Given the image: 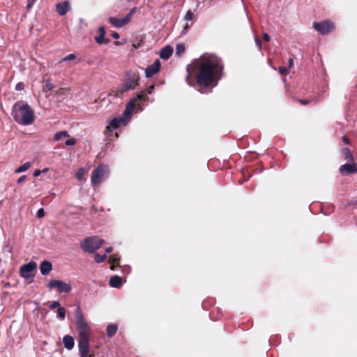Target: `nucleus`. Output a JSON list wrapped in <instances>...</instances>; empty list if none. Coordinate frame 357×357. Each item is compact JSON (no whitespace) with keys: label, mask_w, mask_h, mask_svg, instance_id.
<instances>
[{"label":"nucleus","mask_w":357,"mask_h":357,"mask_svg":"<svg viewBox=\"0 0 357 357\" xmlns=\"http://www.w3.org/2000/svg\"><path fill=\"white\" fill-rule=\"evenodd\" d=\"M42 173H43V172H42L41 170L38 169V170H36V171L34 172V173H33V176H34L35 177H37V176H40Z\"/></svg>","instance_id":"ea45409f"},{"label":"nucleus","mask_w":357,"mask_h":357,"mask_svg":"<svg viewBox=\"0 0 357 357\" xmlns=\"http://www.w3.org/2000/svg\"><path fill=\"white\" fill-rule=\"evenodd\" d=\"M59 307H61V306H60V303H59V301H53V302L50 304V308L51 310H53V309H54V308H56V307L59 308Z\"/></svg>","instance_id":"72a5a7b5"},{"label":"nucleus","mask_w":357,"mask_h":357,"mask_svg":"<svg viewBox=\"0 0 357 357\" xmlns=\"http://www.w3.org/2000/svg\"><path fill=\"white\" fill-rule=\"evenodd\" d=\"M45 88L49 91H52L54 89V85L50 82V80L47 79L45 83Z\"/></svg>","instance_id":"2f4dec72"},{"label":"nucleus","mask_w":357,"mask_h":357,"mask_svg":"<svg viewBox=\"0 0 357 357\" xmlns=\"http://www.w3.org/2000/svg\"><path fill=\"white\" fill-rule=\"evenodd\" d=\"M118 326L116 324H109L107 327V334L108 337H113L116 333Z\"/></svg>","instance_id":"aec40b11"},{"label":"nucleus","mask_w":357,"mask_h":357,"mask_svg":"<svg viewBox=\"0 0 357 357\" xmlns=\"http://www.w3.org/2000/svg\"><path fill=\"white\" fill-rule=\"evenodd\" d=\"M104 242V240L98 237L91 236L82 241L80 247L86 252L93 253L103 245Z\"/></svg>","instance_id":"39448f33"},{"label":"nucleus","mask_w":357,"mask_h":357,"mask_svg":"<svg viewBox=\"0 0 357 357\" xmlns=\"http://www.w3.org/2000/svg\"><path fill=\"white\" fill-rule=\"evenodd\" d=\"M31 165V164L30 162H26L24 164L20 166L18 168H17L15 170V173L20 174V173L24 172L28 170L30 168Z\"/></svg>","instance_id":"5701e85b"},{"label":"nucleus","mask_w":357,"mask_h":357,"mask_svg":"<svg viewBox=\"0 0 357 357\" xmlns=\"http://www.w3.org/2000/svg\"><path fill=\"white\" fill-rule=\"evenodd\" d=\"M255 43L257 45V47H259V49H261V43L260 41V40L257 38V37H255Z\"/></svg>","instance_id":"58836bf2"},{"label":"nucleus","mask_w":357,"mask_h":357,"mask_svg":"<svg viewBox=\"0 0 357 357\" xmlns=\"http://www.w3.org/2000/svg\"><path fill=\"white\" fill-rule=\"evenodd\" d=\"M66 316V310L62 307H59L57 310V317L61 319V320H63Z\"/></svg>","instance_id":"c85d7f7f"},{"label":"nucleus","mask_w":357,"mask_h":357,"mask_svg":"<svg viewBox=\"0 0 357 357\" xmlns=\"http://www.w3.org/2000/svg\"><path fill=\"white\" fill-rule=\"evenodd\" d=\"M86 174V171L83 168H80L78 169L77 172L76 173V178L79 181H82L84 178V176Z\"/></svg>","instance_id":"bb28decb"},{"label":"nucleus","mask_w":357,"mask_h":357,"mask_svg":"<svg viewBox=\"0 0 357 357\" xmlns=\"http://www.w3.org/2000/svg\"><path fill=\"white\" fill-rule=\"evenodd\" d=\"M340 172L342 174L357 173V165L354 161L350 164H344L340 167Z\"/></svg>","instance_id":"ddd939ff"},{"label":"nucleus","mask_w":357,"mask_h":357,"mask_svg":"<svg viewBox=\"0 0 357 357\" xmlns=\"http://www.w3.org/2000/svg\"><path fill=\"white\" fill-rule=\"evenodd\" d=\"M113 250L112 247H108L105 250L106 253H110Z\"/></svg>","instance_id":"09e8293b"},{"label":"nucleus","mask_w":357,"mask_h":357,"mask_svg":"<svg viewBox=\"0 0 357 357\" xmlns=\"http://www.w3.org/2000/svg\"><path fill=\"white\" fill-rule=\"evenodd\" d=\"M154 89V85L151 86L147 89V93L151 94Z\"/></svg>","instance_id":"37998d69"},{"label":"nucleus","mask_w":357,"mask_h":357,"mask_svg":"<svg viewBox=\"0 0 357 357\" xmlns=\"http://www.w3.org/2000/svg\"><path fill=\"white\" fill-rule=\"evenodd\" d=\"M65 91H65V89H59V90L56 91V93H57L58 95H61V96H62V95H63V94L65 93Z\"/></svg>","instance_id":"79ce46f5"},{"label":"nucleus","mask_w":357,"mask_h":357,"mask_svg":"<svg viewBox=\"0 0 357 357\" xmlns=\"http://www.w3.org/2000/svg\"><path fill=\"white\" fill-rule=\"evenodd\" d=\"M47 287L50 289H56L57 292L59 294L62 293H69L72 287L70 283L64 282L63 281L61 280H51L48 284Z\"/></svg>","instance_id":"6e6552de"},{"label":"nucleus","mask_w":357,"mask_h":357,"mask_svg":"<svg viewBox=\"0 0 357 357\" xmlns=\"http://www.w3.org/2000/svg\"><path fill=\"white\" fill-rule=\"evenodd\" d=\"M342 141H343L345 144H349V139H348L347 137H342Z\"/></svg>","instance_id":"3c124183"},{"label":"nucleus","mask_w":357,"mask_h":357,"mask_svg":"<svg viewBox=\"0 0 357 357\" xmlns=\"http://www.w3.org/2000/svg\"><path fill=\"white\" fill-rule=\"evenodd\" d=\"M160 68V61L159 59H156L154 63L148 66L145 70V74L146 77H151L156 73H158Z\"/></svg>","instance_id":"f8f14e48"},{"label":"nucleus","mask_w":357,"mask_h":357,"mask_svg":"<svg viewBox=\"0 0 357 357\" xmlns=\"http://www.w3.org/2000/svg\"><path fill=\"white\" fill-rule=\"evenodd\" d=\"M223 66L220 59L215 55H203L187 66L188 73L186 82L190 86L193 84L190 80V75L195 74L197 83L204 87L215 86L220 78Z\"/></svg>","instance_id":"f257e3e1"},{"label":"nucleus","mask_w":357,"mask_h":357,"mask_svg":"<svg viewBox=\"0 0 357 357\" xmlns=\"http://www.w3.org/2000/svg\"><path fill=\"white\" fill-rule=\"evenodd\" d=\"M36 268L37 264L33 261L22 265L20 268V276L25 279L34 277Z\"/></svg>","instance_id":"1a4fd4ad"},{"label":"nucleus","mask_w":357,"mask_h":357,"mask_svg":"<svg viewBox=\"0 0 357 357\" xmlns=\"http://www.w3.org/2000/svg\"><path fill=\"white\" fill-rule=\"evenodd\" d=\"M45 216V211L43 208H40L38 211H37V217L38 218H42Z\"/></svg>","instance_id":"c9c22d12"},{"label":"nucleus","mask_w":357,"mask_h":357,"mask_svg":"<svg viewBox=\"0 0 357 357\" xmlns=\"http://www.w3.org/2000/svg\"><path fill=\"white\" fill-rule=\"evenodd\" d=\"M108 174V168L106 165L101 164L98 165L91 174V184L93 186L99 185L102 180Z\"/></svg>","instance_id":"423d86ee"},{"label":"nucleus","mask_w":357,"mask_h":357,"mask_svg":"<svg viewBox=\"0 0 357 357\" xmlns=\"http://www.w3.org/2000/svg\"><path fill=\"white\" fill-rule=\"evenodd\" d=\"M173 53V48L169 45L163 47L160 53V56L163 59H168Z\"/></svg>","instance_id":"f3484780"},{"label":"nucleus","mask_w":357,"mask_h":357,"mask_svg":"<svg viewBox=\"0 0 357 357\" xmlns=\"http://www.w3.org/2000/svg\"><path fill=\"white\" fill-rule=\"evenodd\" d=\"M70 135L66 131L57 132L54 136V140L57 142L61 140L63 138L69 137Z\"/></svg>","instance_id":"4be33fe9"},{"label":"nucleus","mask_w":357,"mask_h":357,"mask_svg":"<svg viewBox=\"0 0 357 357\" xmlns=\"http://www.w3.org/2000/svg\"><path fill=\"white\" fill-rule=\"evenodd\" d=\"M33 2H29L28 5H27V8H29L31 7V5H32Z\"/></svg>","instance_id":"603ef678"},{"label":"nucleus","mask_w":357,"mask_h":357,"mask_svg":"<svg viewBox=\"0 0 357 357\" xmlns=\"http://www.w3.org/2000/svg\"><path fill=\"white\" fill-rule=\"evenodd\" d=\"M105 33H100L98 36L96 37V42L98 44L107 43L108 40L105 38Z\"/></svg>","instance_id":"393cba45"},{"label":"nucleus","mask_w":357,"mask_h":357,"mask_svg":"<svg viewBox=\"0 0 357 357\" xmlns=\"http://www.w3.org/2000/svg\"><path fill=\"white\" fill-rule=\"evenodd\" d=\"M294 65V59L293 58H290L289 59V66L291 68Z\"/></svg>","instance_id":"de8ad7c7"},{"label":"nucleus","mask_w":357,"mask_h":357,"mask_svg":"<svg viewBox=\"0 0 357 357\" xmlns=\"http://www.w3.org/2000/svg\"><path fill=\"white\" fill-rule=\"evenodd\" d=\"M299 101L303 105H307L309 102V100H300Z\"/></svg>","instance_id":"8fccbe9b"},{"label":"nucleus","mask_w":357,"mask_h":357,"mask_svg":"<svg viewBox=\"0 0 357 357\" xmlns=\"http://www.w3.org/2000/svg\"><path fill=\"white\" fill-rule=\"evenodd\" d=\"M263 38L266 41L270 40V36L267 33H264Z\"/></svg>","instance_id":"c03bdc74"},{"label":"nucleus","mask_w":357,"mask_h":357,"mask_svg":"<svg viewBox=\"0 0 357 357\" xmlns=\"http://www.w3.org/2000/svg\"><path fill=\"white\" fill-rule=\"evenodd\" d=\"M26 176L24 175V176H20L18 179H17V183H20L22 182H23L25 179H26Z\"/></svg>","instance_id":"a19ab883"},{"label":"nucleus","mask_w":357,"mask_h":357,"mask_svg":"<svg viewBox=\"0 0 357 357\" xmlns=\"http://www.w3.org/2000/svg\"><path fill=\"white\" fill-rule=\"evenodd\" d=\"M135 12H136V8H133L130 10V12L126 15V16H125L126 18L127 19V20L128 21V22H130L131 17L135 13Z\"/></svg>","instance_id":"7c9ffc66"},{"label":"nucleus","mask_w":357,"mask_h":357,"mask_svg":"<svg viewBox=\"0 0 357 357\" xmlns=\"http://www.w3.org/2000/svg\"><path fill=\"white\" fill-rule=\"evenodd\" d=\"M24 89V84L22 82H19L15 86L16 91H22Z\"/></svg>","instance_id":"e433bc0d"},{"label":"nucleus","mask_w":357,"mask_h":357,"mask_svg":"<svg viewBox=\"0 0 357 357\" xmlns=\"http://www.w3.org/2000/svg\"><path fill=\"white\" fill-rule=\"evenodd\" d=\"M185 46L183 44H178L176 47V54L181 56L185 52Z\"/></svg>","instance_id":"a878e982"},{"label":"nucleus","mask_w":357,"mask_h":357,"mask_svg":"<svg viewBox=\"0 0 357 357\" xmlns=\"http://www.w3.org/2000/svg\"><path fill=\"white\" fill-rule=\"evenodd\" d=\"M89 337H82L79 339L78 347L81 357L91 356L89 355Z\"/></svg>","instance_id":"9b49d317"},{"label":"nucleus","mask_w":357,"mask_h":357,"mask_svg":"<svg viewBox=\"0 0 357 357\" xmlns=\"http://www.w3.org/2000/svg\"><path fill=\"white\" fill-rule=\"evenodd\" d=\"M139 76L134 73L130 72L126 75L122 86L119 89L121 93L133 89L138 84Z\"/></svg>","instance_id":"0eeeda50"},{"label":"nucleus","mask_w":357,"mask_h":357,"mask_svg":"<svg viewBox=\"0 0 357 357\" xmlns=\"http://www.w3.org/2000/svg\"><path fill=\"white\" fill-rule=\"evenodd\" d=\"M75 324L79 337H90L91 328L84 317L79 307L75 311Z\"/></svg>","instance_id":"20e7f679"},{"label":"nucleus","mask_w":357,"mask_h":357,"mask_svg":"<svg viewBox=\"0 0 357 357\" xmlns=\"http://www.w3.org/2000/svg\"><path fill=\"white\" fill-rule=\"evenodd\" d=\"M98 32L100 33H105V29L103 26H100L99 29H98Z\"/></svg>","instance_id":"49530a36"},{"label":"nucleus","mask_w":357,"mask_h":357,"mask_svg":"<svg viewBox=\"0 0 357 357\" xmlns=\"http://www.w3.org/2000/svg\"><path fill=\"white\" fill-rule=\"evenodd\" d=\"M52 265L48 261H43L40 265V270L42 275H47L52 270Z\"/></svg>","instance_id":"dca6fc26"},{"label":"nucleus","mask_w":357,"mask_h":357,"mask_svg":"<svg viewBox=\"0 0 357 357\" xmlns=\"http://www.w3.org/2000/svg\"><path fill=\"white\" fill-rule=\"evenodd\" d=\"M279 72L282 75H285L287 74V70L284 67H280Z\"/></svg>","instance_id":"4c0bfd02"},{"label":"nucleus","mask_w":357,"mask_h":357,"mask_svg":"<svg viewBox=\"0 0 357 357\" xmlns=\"http://www.w3.org/2000/svg\"><path fill=\"white\" fill-rule=\"evenodd\" d=\"M313 28L322 35L327 34L334 29L333 23L328 20L321 22H314Z\"/></svg>","instance_id":"9d476101"},{"label":"nucleus","mask_w":357,"mask_h":357,"mask_svg":"<svg viewBox=\"0 0 357 357\" xmlns=\"http://www.w3.org/2000/svg\"><path fill=\"white\" fill-rule=\"evenodd\" d=\"M107 259V255L106 254H104L102 255H100L99 254H96L95 255V261L96 263H101L102 261H104L105 259Z\"/></svg>","instance_id":"cd10ccee"},{"label":"nucleus","mask_w":357,"mask_h":357,"mask_svg":"<svg viewBox=\"0 0 357 357\" xmlns=\"http://www.w3.org/2000/svg\"><path fill=\"white\" fill-rule=\"evenodd\" d=\"M70 9V4L68 1H63L61 3H59L56 6V12L61 15L63 16L65 15Z\"/></svg>","instance_id":"4468645a"},{"label":"nucleus","mask_w":357,"mask_h":357,"mask_svg":"<svg viewBox=\"0 0 357 357\" xmlns=\"http://www.w3.org/2000/svg\"><path fill=\"white\" fill-rule=\"evenodd\" d=\"M68 139L66 141V144L67 146H73L75 144V139L73 138L67 137Z\"/></svg>","instance_id":"473e14b6"},{"label":"nucleus","mask_w":357,"mask_h":357,"mask_svg":"<svg viewBox=\"0 0 357 357\" xmlns=\"http://www.w3.org/2000/svg\"><path fill=\"white\" fill-rule=\"evenodd\" d=\"M342 156L343 158L349 161V162H353L354 161V157L350 151V150L347 148H344L342 149Z\"/></svg>","instance_id":"412c9836"},{"label":"nucleus","mask_w":357,"mask_h":357,"mask_svg":"<svg viewBox=\"0 0 357 357\" xmlns=\"http://www.w3.org/2000/svg\"><path fill=\"white\" fill-rule=\"evenodd\" d=\"M112 36L114 38H119V34L116 32H114L112 33Z\"/></svg>","instance_id":"a18cd8bd"},{"label":"nucleus","mask_w":357,"mask_h":357,"mask_svg":"<svg viewBox=\"0 0 357 357\" xmlns=\"http://www.w3.org/2000/svg\"><path fill=\"white\" fill-rule=\"evenodd\" d=\"M63 342L64 344L65 348H66L68 350H70L73 348L75 344L74 339L70 335H65L63 339Z\"/></svg>","instance_id":"a211bd4d"},{"label":"nucleus","mask_w":357,"mask_h":357,"mask_svg":"<svg viewBox=\"0 0 357 357\" xmlns=\"http://www.w3.org/2000/svg\"><path fill=\"white\" fill-rule=\"evenodd\" d=\"M47 170H48V169L46 168V169H44L43 170H42V172H43V173H45V172H47Z\"/></svg>","instance_id":"864d4df0"},{"label":"nucleus","mask_w":357,"mask_h":357,"mask_svg":"<svg viewBox=\"0 0 357 357\" xmlns=\"http://www.w3.org/2000/svg\"><path fill=\"white\" fill-rule=\"evenodd\" d=\"M193 16H194V15H193V13H192V11H191V10H188V11L187 12L186 15H185V19L186 20H192Z\"/></svg>","instance_id":"f704fd0d"},{"label":"nucleus","mask_w":357,"mask_h":357,"mask_svg":"<svg viewBox=\"0 0 357 357\" xmlns=\"http://www.w3.org/2000/svg\"><path fill=\"white\" fill-rule=\"evenodd\" d=\"M144 95L142 93H139L136 98L131 99L127 104L126 108L124 111V116L112 119L107 126V130L112 131V130L116 129L121 125H126L130 121L131 116L134 112L136 101L137 100L142 99Z\"/></svg>","instance_id":"7ed1b4c3"},{"label":"nucleus","mask_w":357,"mask_h":357,"mask_svg":"<svg viewBox=\"0 0 357 357\" xmlns=\"http://www.w3.org/2000/svg\"><path fill=\"white\" fill-rule=\"evenodd\" d=\"M11 115L14 120L23 126L31 125L34 121V113L29 105L18 101L12 107Z\"/></svg>","instance_id":"f03ea898"},{"label":"nucleus","mask_w":357,"mask_h":357,"mask_svg":"<svg viewBox=\"0 0 357 357\" xmlns=\"http://www.w3.org/2000/svg\"><path fill=\"white\" fill-rule=\"evenodd\" d=\"M75 58H76V55L75 54H68V56H65L64 58H63L60 61V63L64 62V61H73V60L75 59Z\"/></svg>","instance_id":"c756f323"},{"label":"nucleus","mask_w":357,"mask_h":357,"mask_svg":"<svg viewBox=\"0 0 357 357\" xmlns=\"http://www.w3.org/2000/svg\"><path fill=\"white\" fill-rule=\"evenodd\" d=\"M119 257L117 255H112L109 258V262L111 264L110 268L114 270L115 264H118Z\"/></svg>","instance_id":"b1692460"},{"label":"nucleus","mask_w":357,"mask_h":357,"mask_svg":"<svg viewBox=\"0 0 357 357\" xmlns=\"http://www.w3.org/2000/svg\"><path fill=\"white\" fill-rule=\"evenodd\" d=\"M109 23L115 27H122L128 23V21L126 17L123 18H116L114 17H110L109 18Z\"/></svg>","instance_id":"2eb2a0df"},{"label":"nucleus","mask_w":357,"mask_h":357,"mask_svg":"<svg viewBox=\"0 0 357 357\" xmlns=\"http://www.w3.org/2000/svg\"><path fill=\"white\" fill-rule=\"evenodd\" d=\"M109 284L112 287L120 288L122 285L121 278L118 275H114L110 278Z\"/></svg>","instance_id":"6ab92c4d"}]
</instances>
